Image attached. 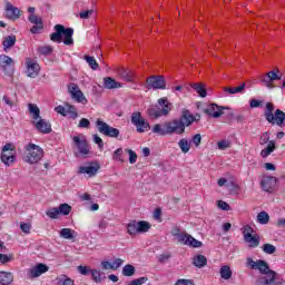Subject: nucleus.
<instances>
[{"mask_svg": "<svg viewBox=\"0 0 285 285\" xmlns=\"http://www.w3.org/2000/svg\"><path fill=\"white\" fill-rule=\"evenodd\" d=\"M50 269V267H48L46 264L40 263L37 266L30 268L28 271V276L31 279H35L37 277H41V275H43V273H48V271Z\"/></svg>", "mask_w": 285, "mask_h": 285, "instance_id": "dca6fc26", "label": "nucleus"}, {"mask_svg": "<svg viewBox=\"0 0 285 285\" xmlns=\"http://www.w3.org/2000/svg\"><path fill=\"white\" fill-rule=\"evenodd\" d=\"M78 128H90V120L87 118H81Z\"/></svg>", "mask_w": 285, "mask_h": 285, "instance_id": "0e129e2a", "label": "nucleus"}, {"mask_svg": "<svg viewBox=\"0 0 285 285\" xmlns=\"http://www.w3.org/2000/svg\"><path fill=\"white\" fill-rule=\"evenodd\" d=\"M246 88V83H242L238 87H225L224 92H227V95H242Z\"/></svg>", "mask_w": 285, "mask_h": 285, "instance_id": "a878e982", "label": "nucleus"}, {"mask_svg": "<svg viewBox=\"0 0 285 285\" xmlns=\"http://www.w3.org/2000/svg\"><path fill=\"white\" fill-rule=\"evenodd\" d=\"M121 266H124V259H121V258H116V259L111 263V271H118L119 268H121Z\"/></svg>", "mask_w": 285, "mask_h": 285, "instance_id": "13d9d810", "label": "nucleus"}, {"mask_svg": "<svg viewBox=\"0 0 285 285\" xmlns=\"http://www.w3.org/2000/svg\"><path fill=\"white\" fill-rule=\"evenodd\" d=\"M224 110H228V107L219 106L217 104H208L204 107L203 112L212 119H219L224 115Z\"/></svg>", "mask_w": 285, "mask_h": 285, "instance_id": "6e6552de", "label": "nucleus"}, {"mask_svg": "<svg viewBox=\"0 0 285 285\" xmlns=\"http://www.w3.org/2000/svg\"><path fill=\"white\" fill-rule=\"evenodd\" d=\"M121 155H124V149L122 148L116 149L112 154V160L120 161V164H124L126 160L121 157Z\"/></svg>", "mask_w": 285, "mask_h": 285, "instance_id": "a18cd8bd", "label": "nucleus"}, {"mask_svg": "<svg viewBox=\"0 0 285 285\" xmlns=\"http://www.w3.org/2000/svg\"><path fill=\"white\" fill-rule=\"evenodd\" d=\"M118 75L122 81L131 82L135 79V71L130 69H120Z\"/></svg>", "mask_w": 285, "mask_h": 285, "instance_id": "5701e85b", "label": "nucleus"}, {"mask_svg": "<svg viewBox=\"0 0 285 285\" xmlns=\"http://www.w3.org/2000/svg\"><path fill=\"white\" fill-rule=\"evenodd\" d=\"M67 115H69L70 119H77V117H79V114L77 112V108L72 105H67L66 117Z\"/></svg>", "mask_w": 285, "mask_h": 285, "instance_id": "79ce46f5", "label": "nucleus"}, {"mask_svg": "<svg viewBox=\"0 0 285 285\" xmlns=\"http://www.w3.org/2000/svg\"><path fill=\"white\" fill-rule=\"evenodd\" d=\"M218 208H220V210H230V205L224 200H218Z\"/></svg>", "mask_w": 285, "mask_h": 285, "instance_id": "338daca9", "label": "nucleus"}, {"mask_svg": "<svg viewBox=\"0 0 285 285\" xmlns=\"http://www.w3.org/2000/svg\"><path fill=\"white\" fill-rule=\"evenodd\" d=\"M47 217H49L50 219H58L59 217V207H53L50 208L46 212Z\"/></svg>", "mask_w": 285, "mask_h": 285, "instance_id": "603ef678", "label": "nucleus"}, {"mask_svg": "<svg viewBox=\"0 0 285 285\" xmlns=\"http://www.w3.org/2000/svg\"><path fill=\"white\" fill-rule=\"evenodd\" d=\"M151 225L150 223L146 222V220H139L138 222V234L141 235L144 233H148V230H150Z\"/></svg>", "mask_w": 285, "mask_h": 285, "instance_id": "58836bf2", "label": "nucleus"}, {"mask_svg": "<svg viewBox=\"0 0 285 285\" xmlns=\"http://www.w3.org/2000/svg\"><path fill=\"white\" fill-rule=\"evenodd\" d=\"M28 110L32 119L31 124L35 126L36 130H38V132H42V135H50V132H52V125L41 118V110L39 109V106L29 104Z\"/></svg>", "mask_w": 285, "mask_h": 285, "instance_id": "f257e3e1", "label": "nucleus"}, {"mask_svg": "<svg viewBox=\"0 0 285 285\" xmlns=\"http://www.w3.org/2000/svg\"><path fill=\"white\" fill-rule=\"evenodd\" d=\"M99 173V165H82L78 168V175H87L88 177H95Z\"/></svg>", "mask_w": 285, "mask_h": 285, "instance_id": "6ab92c4d", "label": "nucleus"}, {"mask_svg": "<svg viewBox=\"0 0 285 285\" xmlns=\"http://www.w3.org/2000/svg\"><path fill=\"white\" fill-rule=\"evenodd\" d=\"M90 273H91L92 281L96 284H101V282L104 281V278L101 277V272L98 269H91Z\"/></svg>", "mask_w": 285, "mask_h": 285, "instance_id": "3c124183", "label": "nucleus"}, {"mask_svg": "<svg viewBox=\"0 0 285 285\" xmlns=\"http://www.w3.org/2000/svg\"><path fill=\"white\" fill-rule=\"evenodd\" d=\"M165 126L167 135H184L186 132L185 125L179 118L165 122Z\"/></svg>", "mask_w": 285, "mask_h": 285, "instance_id": "1a4fd4ad", "label": "nucleus"}, {"mask_svg": "<svg viewBox=\"0 0 285 285\" xmlns=\"http://www.w3.org/2000/svg\"><path fill=\"white\" fill-rule=\"evenodd\" d=\"M176 239H178L179 244H183L184 246H188V242L190 240V235L186 233L175 234Z\"/></svg>", "mask_w": 285, "mask_h": 285, "instance_id": "a19ab883", "label": "nucleus"}, {"mask_svg": "<svg viewBox=\"0 0 285 285\" xmlns=\"http://www.w3.org/2000/svg\"><path fill=\"white\" fill-rule=\"evenodd\" d=\"M262 250L266 255H273L277 250V247H275L273 244L266 243L262 246Z\"/></svg>", "mask_w": 285, "mask_h": 285, "instance_id": "c03bdc74", "label": "nucleus"}, {"mask_svg": "<svg viewBox=\"0 0 285 285\" xmlns=\"http://www.w3.org/2000/svg\"><path fill=\"white\" fill-rule=\"evenodd\" d=\"M20 228H21L22 233H26L28 235V233H30V230L32 229V225H30L28 223H22V224H20Z\"/></svg>", "mask_w": 285, "mask_h": 285, "instance_id": "69168bd1", "label": "nucleus"}, {"mask_svg": "<svg viewBox=\"0 0 285 285\" xmlns=\"http://www.w3.org/2000/svg\"><path fill=\"white\" fill-rule=\"evenodd\" d=\"M104 88L107 90H115L117 88H124V83L115 80L114 78L106 77L104 78Z\"/></svg>", "mask_w": 285, "mask_h": 285, "instance_id": "4be33fe9", "label": "nucleus"}, {"mask_svg": "<svg viewBox=\"0 0 285 285\" xmlns=\"http://www.w3.org/2000/svg\"><path fill=\"white\" fill-rule=\"evenodd\" d=\"M250 226L244 227V239L248 244L249 248H257L259 246V235H253L250 234Z\"/></svg>", "mask_w": 285, "mask_h": 285, "instance_id": "ddd939ff", "label": "nucleus"}, {"mask_svg": "<svg viewBox=\"0 0 285 285\" xmlns=\"http://www.w3.org/2000/svg\"><path fill=\"white\" fill-rule=\"evenodd\" d=\"M68 90H69V95H71V98L75 99L77 104H82L83 106L88 104V99L83 95V91L79 89V86H77V83H70L68 87Z\"/></svg>", "mask_w": 285, "mask_h": 285, "instance_id": "9b49d317", "label": "nucleus"}, {"mask_svg": "<svg viewBox=\"0 0 285 285\" xmlns=\"http://www.w3.org/2000/svg\"><path fill=\"white\" fill-rule=\"evenodd\" d=\"M193 264L196 268H204L208 264V259L204 255H197L194 257Z\"/></svg>", "mask_w": 285, "mask_h": 285, "instance_id": "c756f323", "label": "nucleus"}, {"mask_svg": "<svg viewBox=\"0 0 285 285\" xmlns=\"http://www.w3.org/2000/svg\"><path fill=\"white\" fill-rule=\"evenodd\" d=\"M29 21H30V23H33V26L43 24V20L41 19V17H39L37 14H30L29 16Z\"/></svg>", "mask_w": 285, "mask_h": 285, "instance_id": "864d4df0", "label": "nucleus"}, {"mask_svg": "<svg viewBox=\"0 0 285 285\" xmlns=\"http://www.w3.org/2000/svg\"><path fill=\"white\" fill-rule=\"evenodd\" d=\"M191 88L199 95V97H207L208 91H206V88L202 83H193Z\"/></svg>", "mask_w": 285, "mask_h": 285, "instance_id": "4c0bfd02", "label": "nucleus"}, {"mask_svg": "<svg viewBox=\"0 0 285 285\" xmlns=\"http://www.w3.org/2000/svg\"><path fill=\"white\" fill-rule=\"evenodd\" d=\"M41 159H43V148L39 145H35L33 142H29L24 146L23 161H26V164H30L32 166L35 164H39Z\"/></svg>", "mask_w": 285, "mask_h": 285, "instance_id": "7ed1b4c3", "label": "nucleus"}, {"mask_svg": "<svg viewBox=\"0 0 285 285\" xmlns=\"http://www.w3.org/2000/svg\"><path fill=\"white\" fill-rule=\"evenodd\" d=\"M60 237L62 239H75L77 237V232H75V229H70V228H62L60 230Z\"/></svg>", "mask_w": 285, "mask_h": 285, "instance_id": "7c9ffc66", "label": "nucleus"}, {"mask_svg": "<svg viewBox=\"0 0 285 285\" xmlns=\"http://www.w3.org/2000/svg\"><path fill=\"white\" fill-rule=\"evenodd\" d=\"M151 131L154 132V135H159L160 137H164L166 135H168V129L166 127V122L164 125L161 124H156Z\"/></svg>", "mask_w": 285, "mask_h": 285, "instance_id": "c85d7f7f", "label": "nucleus"}, {"mask_svg": "<svg viewBox=\"0 0 285 285\" xmlns=\"http://www.w3.org/2000/svg\"><path fill=\"white\" fill-rule=\"evenodd\" d=\"M72 210V207L68 204H60L58 207V213L60 215H70V212Z\"/></svg>", "mask_w": 285, "mask_h": 285, "instance_id": "09e8293b", "label": "nucleus"}, {"mask_svg": "<svg viewBox=\"0 0 285 285\" xmlns=\"http://www.w3.org/2000/svg\"><path fill=\"white\" fill-rule=\"evenodd\" d=\"M148 90H166V78L164 76H150L147 78Z\"/></svg>", "mask_w": 285, "mask_h": 285, "instance_id": "9d476101", "label": "nucleus"}, {"mask_svg": "<svg viewBox=\"0 0 285 285\" xmlns=\"http://www.w3.org/2000/svg\"><path fill=\"white\" fill-rule=\"evenodd\" d=\"M218 150H227V148H230V141L229 140H220L217 142Z\"/></svg>", "mask_w": 285, "mask_h": 285, "instance_id": "052dcab7", "label": "nucleus"}, {"mask_svg": "<svg viewBox=\"0 0 285 285\" xmlns=\"http://www.w3.org/2000/svg\"><path fill=\"white\" fill-rule=\"evenodd\" d=\"M94 141L98 145L100 149L104 148V139H101V137H99L98 135H94Z\"/></svg>", "mask_w": 285, "mask_h": 285, "instance_id": "774afa93", "label": "nucleus"}, {"mask_svg": "<svg viewBox=\"0 0 285 285\" xmlns=\"http://www.w3.org/2000/svg\"><path fill=\"white\" fill-rule=\"evenodd\" d=\"M122 275L125 277H132V275H135V266H132L130 264L125 265L122 268Z\"/></svg>", "mask_w": 285, "mask_h": 285, "instance_id": "de8ad7c7", "label": "nucleus"}, {"mask_svg": "<svg viewBox=\"0 0 285 285\" xmlns=\"http://www.w3.org/2000/svg\"><path fill=\"white\" fill-rule=\"evenodd\" d=\"M72 140H73V144H75L77 150L80 153V155H82V157H86V155H88V153H90V147L88 146V140H86V138L75 136L72 138Z\"/></svg>", "mask_w": 285, "mask_h": 285, "instance_id": "4468645a", "label": "nucleus"}, {"mask_svg": "<svg viewBox=\"0 0 285 285\" xmlns=\"http://www.w3.org/2000/svg\"><path fill=\"white\" fill-rule=\"evenodd\" d=\"M261 186L265 193H274L277 188V178L273 176H264Z\"/></svg>", "mask_w": 285, "mask_h": 285, "instance_id": "2eb2a0df", "label": "nucleus"}, {"mask_svg": "<svg viewBox=\"0 0 285 285\" xmlns=\"http://www.w3.org/2000/svg\"><path fill=\"white\" fill-rule=\"evenodd\" d=\"M222 279H230L233 277V271L230 269V266L224 265L220 267L219 271Z\"/></svg>", "mask_w": 285, "mask_h": 285, "instance_id": "c9c22d12", "label": "nucleus"}, {"mask_svg": "<svg viewBox=\"0 0 285 285\" xmlns=\"http://www.w3.org/2000/svg\"><path fill=\"white\" fill-rule=\"evenodd\" d=\"M1 155H7V156L14 155V145H12L11 142L6 144L2 147Z\"/></svg>", "mask_w": 285, "mask_h": 285, "instance_id": "37998d69", "label": "nucleus"}, {"mask_svg": "<svg viewBox=\"0 0 285 285\" xmlns=\"http://www.w3.org/2000/svg\"><path fill=\"white\" fill-rule=\"evenodd\" d=\"M178 148H180L181 153H184V155L190 153V140H188L187 138H181L178 141Z\"/></svg>", "mask_w": 285, "mask_h": 285, "instance_id": "473e14b6", "label": "nucleus"}, {"mask_svg": "<svg viewBox=\"0 0 285 285\" xmlns=\"http://www.w3.org/2000/svg\"><path fill=\"white\" fill-rule=\"evenodd\" d=\"M175 285H195V281L193 279H186V278H179Z\"/></svg>", "mask_w": 285, "mask_h": 285, "instance_id": "680f3d73", "label": "nucleus"}, {"mask_svg": "<svg viewBox=\"0 0 285 285\" xmlns=\"http://www.w3.org/2000/svg\"><path fill=\"white\" fill-rule=\"evenodd\" d=\"M274 151H275V141L271 140V141H268L267 147H265L261 151V157H263V159H266V157H268Z\"/></svg>", "mask_w": 285, "mask_h": 285, "instance_id": "72a5a7b5", "label": "nucleus"}, {"mask_svg": "<svg viewBox=\"0 0 285 285\" xmlns=\"http://www.w3.org/2000/svg\"><path fill=\"white\" fill-rule=\"evenodd\" d=\"M275 277H277V273L259 275L255 281V285H275Z\"/></svg>", "mask_w": 285, "mask_h": 285, "instance_id": "aec40b11", "label": "nucleus"}, {"mask_svg": "<svg viewBox=\"0 0 285 285\" xmlns=\"http://www.w3.org/2000/svg\"><path fill=\"white\" fill-rule=\"evenodd\" d=\"M131 124L136 127L137 132H148L150 130V124L141 117L139 111L131 114Z\"/></svg>", "mask_w": 285, "mask_h": 285, "instance_id": "423d86ee", "label": "nucleus"}, {"mask_svg": "<svg viewBox=\"0 0 285 285\" xmlns=\"http://www.w3.org/2000/svg\"><path fill=\"white\" fill-rule=\"evenodd\" d=\"M199 115L193 116V114L189 110H184L180 118L178 119L179 121H181V124H184L186 129L188 128V126H193L194 121H199Z\"/></svg>", "mask_w": 285, "mask_h": 285, "instance_id": "f3484780", "label": "nucleus"}, {"mask_svg": "<svg viewBox=\"0 0 285 285\" xmlns=\"http://www.w3.org/2000/svg\"><path fill=\"white\" fill-rule=\"evenodd\" d=\"M0 159H1L2 164H4V166H12V164H13L14 161H17V156H16V155L7 156V155L4 154V155H1V156H0Z\"/></svg>", "mask_w": 285, "mask_h": 285, "instance_id": "ea45409f", "label": "nucleus"}, {"mask_svg": "<svg viewBox=\"0 0 285 285\" xmlns=\"http://www.w3.org/2000/svg\"><path fill=\"white\" fill-rule=\"evenodd\" d=\"M268 141H271V135L268 132H264L259 139L261 146H264V144H268Z\"/></svg>", "mask_w": 285, "mask_h": 285, "instance_id": "e2e57ef3", "label": "nucleus"}, {"mask_svg": "<svg viewBox=\"0 0 285 285\" xmlns=\"http://www.w3.org/2000/svg\"><path fill=\"white\" fill-rule=\"evenodd\" d=\"M96 128L100 135H105V137H119V129L110 127L107 122L101 119L96 120Z\"/></svg>", "mask_w": 285, "mask_h": 285, "instance_id": "0eeeda50", "label": "nucleus"}, {"mask_svg": "<svg viewBox=\"0 0 285 285\" xmlns=\"http://www.w3.org/2000/svg\"><path fill=\"white\" fill-rule=\"evenodd\" d=\"M14 279L12 273L10 272H0V284L1 285H10Z\"/></svg>", "mask_w": 285, "mask_h": 285, "instance_id": "cd10ccee", "label": "nucleus"}, {"mask_svg": "<svg viewBox=\"0 0 285 285\" xmlns=\"http://www.w3.org/2000/svg\"><path fill=\"white\" fill-rule=\"evenodd\" d=\"M274 124H276V126H279L282 128V126H285V112L276 109L275 114H274Z\"/></svg>", "mask_w": 285, "mask_h": 285, "instance_id": "bb28decb", "label": "nucleus"}, {"mask_svg": "<svg viewBox=\"0 0 285 285\" xmlns=\"http://www.w3.org/2000/svg\"><path fill=\"white\" fill-rule=\"evenodd\" d=\"M281 79L282 75H279V69H275L268 71L261 81L264 83L265 88L273 90V88H275V86H273V81H279Z\"/></svg>", "mask_w": 285, "mask_h": 285, "instance_id": "f8f14e48", "label": "nucleus"}, {"mask_svg": "<svg viewBox=\"0 0 285 285\" xmlns=\"http://www.w3.org/2000/svg\"><path fill=\"white\" fill-rule=\"evenodd\" d=\"M14 43H17V36L10 35L4 37V40L2 41L4 52H8L10 48H13Z\"/></svg>", "mask_w": 285, "mask_h": 285, "instance_id": "b1692460", "label": "nucleus"}, {"mask_svg": "<svg viewBox=\"0 0 285 285\" xmlns=\"http://www.w3.org/2000/svg\"><path fill=\"white\" fill-rule=\"evenodd\" d=\"M158 104L159 106H163V108L150 107L148 109L149 117H153L154 119H159V117H168L170 110H173V105L168 102V98L158 99Z\"/></svg>", "mask_w": 285, "mask_h": 285, "instance_id": "20e7f679", "label": "nucleus"}, {"mask_svg": "<svg viewBox=\"0 0 285 285\" xmlns=\"http://www.w3.org/2000/svg\"><path fill=\"white\" fill-rule=\"evenodd\" d=\"M6 12H7L8 19H19V17H21V10L12 6V3L10 2L6 4Z\"/></svg>", "mask_w": 285, "mask_h": 285, "instance_id": "412c9836", "label": "nucleus"}, {"mask_svg": "<svg viewBox=\"0 0 285 285\" xmlns=\"http://www.w3.org/2000/svg\"><path fill=\"white\" fill-rule=\"evenodd\" d=\"M125 153L129 155V164H137V153L132 149H125Z\"/></svg>", "mask_w": 285, "mask_h": 285, "instance_id": "6e6d98bb", "label": "nucleus"}, {"mask_svg": "<svg viewBox=\"0 0 285 285\" xmlns=\"http://www.w3.org/2000/svg\"><path fill=\"white\" fill-rule=\"evenodd\" d=\"M58 285H75V281L66 275H60L56 278Z\"/></svg>", "mask_w": 285, "mask_h": 285, "instance_id": "e433bc0d", "label": "nucleus"}, {"mask_svg": "<svg viewBox=\"0 0 285 285\" xmlns=\"http://www.w3.org/2000/svg\"><path fill=\"white\" fill-rule=\"evenodd\" d=\"M190 144H193L196 148H199L202 145V134H196L193 136Z\"/></svg>", "mask_w": 285, "mask_h": 285, "instance_id": "4d7b16f0", "label": "nucleus"}, {"mask_svg": "<svg viewBox=\"0 0 285 285\" xmlns=\"http://www.w3.org/2000/svg\"><path fill=\"white\" fill-rule=\"evenodd\" d=\"M273 110H275L273 104L267 102L265 109V118L268 121V124H275V114H273Z\"/></svg>", "mask_w": 285, "mask_h": 285, "instance_id": "393cba45", "label": "nucleus"}, {"mask_svg": "<svg viewBox=\"0 0 285 285\" xmlns=\"http://www.w3.org/2000/svg\"><path fill=\"white\" fill-rule=\"evenodd\" d=\"M271 220V216L268 215V213L266 212H261L258 215H257V222L258 224H267L268 222Z\"/></svg>", "mask_w": 285, "mask_h": 285, "instance_id": "49530a36", "label": "nucleus"}, {"mask_svg": "<svg viewBox=\"0 0 285 285\" xmlns=\"http://www.w3.org/2000/svg\"><path fill=\"white\" fill-rule=\"evenodd\" d=\"M55 32L50 35V39L55 43H61L63 41L65 46H72L75 40L72 39V35H75V29L63 27V24H56L53 27ZM65 37V40H63Z\"/></svg>", "mask_w": 285, "mask_h": 285, "instance_id": "f03ea898", "label": "nucleus"}, {"mask_svg": "<svg viewBox=\"0 0 285 285\" xmlns=\"http://www.w3.org/2000/svg\"><path fill=\"white\" fill-rule=\"evenodd\" d=\"M247 268H252L253 271H258L261 275H271V273H275V271L271 269V266L266 261H254L252 257L246 259Z\"/></svg>", "mask_w": 285, "mask_h": 285, "instance_id": "39448f33", "label": "nucleus"}, {"mask_svg": "<svg viewBox=\"0 0 285 285\" xmlns=\"http://www.w3.org/2000/svg\"><path fill=\"white\" fill-rule=\"evenodd\" d=\"M38 51L40 52V55H45V56L52 55V47L42 46L38 48Z\"/></svg>", "mask_w": 285, "mask_h": 285, "instance_id": "bf43d9fd", "label": "nucleus"}, {"mask_svg": "<svg viewBox=\"0 0 285 285\" xmlns=\"http://www.w3.org/2000/svg\"><path fill=\"white\" fill-rule=\"evenodd\" d=\"M40 70H41V67H39V63L32 60H27V68H26L27 77H30L31 79H37V77H39Z\"/></svg>", "mask_w": 285, "mask_h": 285, "instance_id": "a211bd4d", "label": "nucleus"}, {"mask_svg": "<svg viewBox=\"0 0 285 285\" xmlns=\"http://www.w3.org/2000/svg\"><path fill=\"white\" fill-rule=\"evenodd\" d=\"M127 233L131 236L139 235V225L137 220H131L127 224Z\"/></svg>", "mask_w": 285, "mask_h": 285, "instance_id": "2f4dec72", "label": "nucleus"}, {"mask_svg": "<svg viewBox=\"0 0 285 285\" xmlns=\"http://www.w3.org/2000/svg\"><path fill=\"white\" fill-rule=\"evenodd\" d=\"M187 246H190L191 248H202V242L197 240L193 236H189V242H188Z\"/></svg>", "mask_w": 285, "mask_h": 285, "instance_id": "5fc2aeb1", "label": "nucleus"}, {"mask_svg": "<svg viewBox=\"0 0 285 285\" xmlns=\"http://www.w3.org/2000/svg\"><path fill=\"white\" fill-rule=\"evenodd\" d=\"M14 63V60L10 56L0 55V68H8V66H12Z\"/></svg>", "mask_w": 285, "mask_h": 285, "instance_id": "f704fd0d", "label": "nucleus"}, {"mask_svg": "<svg viewBox=\"0 0 285 285\" xmlns=\"http://www.w3.org/2000/svg\"><path fill=\"white\" fill-rule=\"evenodd\" d=\"M85 60L87 61L91 70H97L99 68V63H97V60L95 59V57L85 56Z\"/></svg>", "mask_w": 285, "mask_h": 285, "instance_id": "8fccbe9b", "label": "nucleus"}]
</instances>
